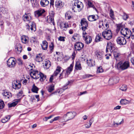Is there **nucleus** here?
<instances>
[{
	"label": "nucleus",
	"instance_id": "f257e3e1",
	"mask_svg": "<svg viewBox=\"0 0 134 134\" xmlns=\"http://www.w3.org/2000/svg\"><path fill=\"white\" fill-rule=\"evenodd\" d=\"M74 3L73 4L72 9L74 12H79L81 11L83 7V4L82 2L78 1Z\"/></svg>",
	"mask_w": 134,
	"mask_h": 134
},
{
	"label": "nucleus",
	"instance_id": "f03ea898",
	"mask_svg": "<svg viewBox=\"0 0 134 134\" xmlns=\"http://www.w3.org/2000/svg\"><path fill=\"white\" fill-rule=\"evenodd\" d=\"M130 66L129 63L127 61L123 62L120 61L117 65V68L119 70H124L127 69Z\"/></svg>",
	"mask_w": 134,
	"mask_h": 134
},
{
	"label": "nucleus",
	"instance_id": "7ed1b4c3",
	"mask_svg": "<svg viewBox=\"0 0 134 134\" xmlns=\"http://www.w3.org/2000/svg\"><path fill=\"white\" fill-rule=\"evenodd\" d=\"M76 113L75 112H68L66 115L63 116V118L66 121H68L73 118L76 115Z\"/></svg>",
	"mask_w": 134,
	"mask_h": 134
},
{
	"label": "nucleus",
	"instance_id": "20e7f679",
	"mask_svg": "<svg viewBox=\"0 0 134 134\" xmlns=\"http://www.w3.org/2000/svg\"><path fill=\"white\" fill-rule=\"evenodd\" d=\"M102 35L104 38L107 40H110L112 37L111 32L110 30H105L102 32Z\"/></svg>",
	"mask_w": 134,
	"mask_h": 134
},
{
	"label": "nucleus",
	"instance_id": "39448f33",
	"mask_svg": "<svg viewBox=\"0 0 134 134\" xmlns=\"http://www.w3.org/2000/svg\"><path fill=\"white\" fill-rule=\"evenodd\" d=\"M131 31L127 28H124L121 29L120 32L121 34L123 35L124 37L126 36L127 38L129 39L130 37V35Z\"/></svg>",
	"mask_w": 134,
	"mask_h": 134
},
{
	"label": "nucleus",
	"instance_id": "423d86ee",
	"mask_svg": "<svg viewBox=\"0 0 134 134\" xmlns=\"http://www.w3.org/2000/svg\"><path fill=\"white\" fill-rule=\"evenodd\" d=\"M8 66L10 68L14 67L16 64V61L15 58L12 57L9 58L7 61Z\"/></svg>",
	"mask_w": 134,
	"mask_h": 134
},
{
	"label": "nucleus",
	"instance_id": "0eeeda50",
	"mask_svg": "<svg viewBox=\"0 0 134 134\" xmlns=\"http://www.w3.org/2000/svg\"><path fill=\"white\" fill-rule=\"evenodd\" d=\"M26 26L27 30L29 31V30L30 28L31 31H35L36 30V26L34 22H30L28 24L26 25Z\"/></svg>",
	"mask_w": 134,
	"mask_h": 134
},
{
	"label": "nucleus",
	"instance_id": "6e6552de",
	"mask_svg": "<svg viewBox=\"0 0 134 134\" xmlns=\"http://www.w3.org/2000/svg\"><path fill=\"white\" fill-rule=\"evenodd\" d=\"M115 48L113 44L110 42H108L106 50V53L108 52L109 50L110 52H112L115 50Z\"/></svg>",
	"mask_w": 134,
	"mask_h": 134
},
{
	"label": "nucleus",
	"instance_id": "1a4fd4ad",
	"mask_svg": "<svg viewBox=\"0 0 134 134\" xmlns=\"http://www.w3.org/2000/svg\"><path fill=\"white\" fill-rule=\"evenodd\" d=\"M116 41L118 44L121 46L125 45L126 43L125 38L121 36L118 37L116 40Z\"/></svg>",
	"mask_w": 134,
	"mask_h": 134
},
{
	"label": "nucleus",
	"instance_id": "9d476101",
	"mask_svg": "<svg viewBox=\"0 0 134 134\" xmlns=\"http://www.w3.org/2000/svg\"><path fill=\"white\" fill-rule=\"evenodd\" d=\"M81 29L82 30H85L87 29L88 26V23L87 21L85 19L83 18L81 20Z\"/></svg>",
	"mask_w": 134,
	"mask_h": 134
},
{
	"label": "nucleus",
	"instance_id": "9b49d317",
	"mask_svg": "<svg viewBox=\"0 0 134 134\" xmlns=\"http://www.w3.org/2000/svg\"><path fill=\"white\" fill-rule=\"evenodd\" d=\"M74 46L76 51H80L83 48L84 44L81 42H77L74 44Z\"/></svg>",
	"mask_w": 134,
	"mask_h": 134
},
{
	"label": "nucleus",
	"instance_id": "f8f14e48",
	"mask_svg": "<svg viewBox=\"0 0 134 134\" xmlns=\"http://www.w3.org/2000/svg\"><path fill=\"white\" fill-rule=\"evenodd\" d=\"M23 18L24 21L25 22H29V23L30 22H31L30 21L31 20L32 18L31 15L30 13H25L23 16Z\"/></svg>",
	"mask_w": 134,
	"mask_h": 134
},
{
	"label": "nucleus",
	"instance_id": "ddd939ff",
	"mask_svg": "<svg viewBox=\"0 0 134 134\" xmlns=\"http://www.w3.org/2000/svg\"><path fill=\"white\" fill-rule=\"evenodd\" d=\"M21 86V83L16 80H14L12 82V87L14 89H18L20 88Z\"/></svg>",
	"mask_w": 134,
	"mask_h": 134
},
{
	"label": "nucleus",
	"instance_id": "4468645a",
	"mask_svg": "<svg viewBox=\"0 0 134 134\" xmlns=\"http://www.w3.org/2000/svg\"><path fill=\"white\" fill-rule=\"evenodd\" d=\"M43 64L44 68L47 69H49L51 65V63L49 60L46 59L43 61Z\"/></svg>",
	"mask_w": 134,
	"mask_h": 134
},
{
	"label": "nucleus",
	"instance_id": "2eb2a0df",
	"mask_svg": "<svg viewBox=\"0 0 134 134\" xmlns=\"http://www.w3.org/2000/svg\"><path fill=\"white\" fill-rule=\"evenodd\" d=\"M60 26L61 29L63 31H66L67 28L69 27L68 23L64 22H61L60 24Z\"/></svg>",
	"mask_w": 134,
	"mask_h": 134
},
{
	"label": "nucleus",
	"instance_id": "dca6fc26",
	"mask_svg": "<svg viewBox=\"0 0 134 134\" xmlns=\"http://www.w3.org/2000/svg\"><path fill=\"white\" fill-rule=\"evenodd\" d=\"M38 72L37 71H33L30 73L31 76L33 79H37L39 78Z\"/></svg>",
	"mask_w": 134,
	"mask_h": 134
},
{
	"label": "nucleus",
	"instance_id": "f3484780",
	"mask_svg": "<svg viewBox=\"0 0 134 134\" xmlns=\"http://www.w3.org/2000/svg\"><path fill=\"white\" fill-rule=\"evenodd\" d=\"M45 12L44 9L38 10L35 12V15L36 17H39L41 16Z\"/></svg>",
	"mask_w": 134,
	"mask_h": 134
},
{
	"label": "nucleus",
	"instance_id": "a211bd4d",
	"mask_svg": "<svg viewBox=\"0 0 134 134\" xmlns=\"http://www.w3.org/2000/svg\"><path fill=\"white\" fill-rule=\"evenodd\" d=\"M88 20L90 21H96L98 19V15H93L89 16L88 17Z\"/></svg>",
	"mask_w": 134,
	"mask_h": 134
},
{
	"label": "nucleus",
	"instance_id": "6ab92c4d",
	"mask_svg": "<svg viewBox=\"0 0 134 134\" xmlns=\"http://www.w3.org/2000/svg\"><path fill=\"white\" fill-rule=\"evenodd\" d=\"M55 5L57 8H62L63 6V4L60 1H57L55 3Z\"/></svg>",
	"mask_w": 134,
	"mask_h": 134
},
{
	"label": "nucleus",
	"instance_id": "aec40b11",
	"mask_svg": "<svg viewBox=\"0 0 134 134\" xmlns=\"http://www.w3.org/2000/svg\"><path fill=\"white\" fill-rule=\"evenodd\" d=\"M20 100L21 99H19L16 100L15 101L10 104L8 103V107L9 108H11L13 107H14L20 101Z\"/></svg>",
	"mask_w": 134,
	"mask_h": 134
},
{
	"label": "nucleus",
	"instance_id": "412c9836",
	"mask_svg": "<svg viewBox=\"0 0 134 134\" xmlns=\"http://www.w3.org/2000/svg\"><path fill=\"white\" fill-rule=\"evenodd\" d=\"M48 44L46 41H43L41 44L42 48L43 50H46L48 48Z\"/></svg>",
	"mask_w": 134,
	"mask_h": 134
},
{
	"label": "nucleus",
	"instance_id": "4be33fe9",
	"mask_svg": "<svg viewBox=\"0 0 134 134\" xmlns=\"http://www.w3.org/2000/svg\"><path fill=\"white\" fill-rule=\"evenodd\" d=\"M113 54L116 60L118 61L119 60L121 54L118 52L115 51L113 52Z\"/></svg>",
	"mask_w": 134,
	"mask_h": 134
},
{
	"label": "nucleus",
	"instance_id": "5701e85b",
	"mask_svg": "<svg viewBox=\"0 0 134 134\" xmlns=\"http://www.w3.org/2000/svg\"><path fill=\"white\" fill-rule=\"evenodd\" d=\"M65 16L66 19L70 20L72 17V12L69 11H68L65 14Z\"/></svg>",
	"mask_w": 134,
	"mask_h": 134
},
{
	"label": "nucleus",
	"instance_id": "b1692460",
	"mask_svg": "<svg viewBox=\"0 0 134 134\" xmlns=\"http://www.w3.org/2000/svg\"><path fill=\"white\" fill-rule=\"evenodd\" d=\"M85 40L86 44H88L92 41V39L91 37L89 35L86 36L84 38Z\"/></svg>",
	"mask_w": 134,
	"mask_h": 134
},
{
	"label": "nucleus",
	"instance_id": "393cba45",
	"mask_svg": "<svg viewBox=\"0 0 134 134\" xmlns=\"http://www.w3.org/2000/svg\"><path fill=\"white\" fill-rule=\"evenodd\" d=\"M49 3V1L47 0H41L40 2V4L43 7H45Z\"/></svg>",
	"mask_w": 134,
	"mask_h": 134
},
{
	"label": "nucleus",
	"instance_id": "a878e982",
	"mask_svg": "<svg viewBox=\"0 0 134 134\" xmlns=\"http://www.w3.org/2000/svg\"><path fill=\"white\" fill-rule=\"evenodd\" d=\"M30 1L31 2L33 7L38 8V7L39 4L37 1L35 0H29L28 1Z\"/></svg>",
	"mask_w": 134,
	"mask_h": 134
},
{
	"label": "nucleus",
	"instance_id": "bb28decb",
	"mask_svg": "<svg viewBox=\"0 0 134 134\" xmlns=\"http://www.w3.org/2000/svg\"><path fill=\"white\" fill-rule=\"evenodd\" d=\"M117 28L116 30V32L118 33L120 29H122L124 27V25L122 24H116Z\"/></svg>",
	"mask_w": 134,
	"mask_h": 134
},
{
	"label": "nucleus",
	"instance_id": "cd10ccee",
	"mask_svg": "<svg viewBox=\"0 0 134 134\" xmlns=\"http://www.w3.org/2000/svg\"><path fill=\"white\" fill-rule=\"evenodd\" d=\"M87 64L90 67L93 66L95 65L94 61L92 59H90L89 60H87Z\"/></svg>",
	"mask_w": 134,
	"mask_h": 134
},
{
	"label": "nucleus",
	"instance_id": "c85d7f7f",
	"mask_svg": "<svg viewBox=\"0 0 134 134\" xmlns=\"http://www.w3.org/2000/svg\"><path fill=\"white\" fill-rule=\"evenodd\" d=\"M131 100H129L126 99H122L120 101V103L121 104L125 105L130 103Z\"/></svg>",
	"mask_w": 134,
	"mask_h": 134
},
{
	"label": "nucleus",
	"instance_id": "c756f323",
	"mask_svg": "<svg viewBox=\"0 0 134 134\" xmlns=\"http://www.w3.org/2000/svg\"><path fill=\"white\" fill-rule=\"evenodd\" d=\"M38 76L40 77V80L41 81H43L46 78V76L41 72H40Z\"/></svg>",
	"mask_w": 134,
	"mask_h": 134
},
{
	"label": "nucleus",
	"instance_id": "7c9ffc66",
	"mask_svg": "<svg viewBox=\"0 0 134 134\" xmlns=\"http://www.w3.org/2000/svg\"><path fill=\"white\" fill-rule=\"evenodd\" d=\"M41 54H39L36 55L35 60L38 62H40L42 61L43 60L42 57L41 56Z\"/></svg>",
	"mask_w": 134,
	"mask_h": 134
},
{
	"label": "nucleus",
	"instance_id": "2f4dec72",
	"mask_svg": "<svg viewBox=\"0 0 134 134\" xmlns=\"http://www.w3.org/2000/svg\"><path fill=\"white\" fill-rule=\"evenodd\" d=\"M73 65L74 64L73 63H72L70 64V66L67 69L66 71V74H69L70 73V72L72 70Z\"/></svg>",
	"mask_w": 134,
	"mask_h": 134
},
{
	"label": "nucleus",
	"instance_id": "473e14b6",
	"mask_svg": "<svg viewBox=\"0 0 134 134\" xmlns=\"http://www.w3.org/2000/svg\"><path fill=\"white\" fill-rule=\"evenodd\" d=\"M47 21L49 23H52L54 24V18L51 17L50 16H47L46 19Z\"/></svg>",
	"mask_w": 134,
	"mask_h": 134
},
{
	"label": "nucleus",
	"instance_id": "72a5a7b5",
	"mask_svg": "<svg viewBox=\"0 0 134 134\" xmlns=\"http://www.w3.org/2000/svg\"><path fill=\"white\" fill-rule=\"evenodd\" d=\"M93 118H92L90 120L88 124H87L85 125V126L86 128H89L90 127L93 121Z\"/></svg>",
	"mask_w": 134,
	"mask_h": 134
},
{
	"label": "nucleus",
	"instance_id": "f704fd0d",
	"mask_svg": "<svg viewBox=\"0 0 134 134\" xmlns=\"http://www.w3.org/2000/svg\"><path fill=\"white\" fill-rule=\"evenodd\" d=\"M38 90V88L35 86L34 84L31 89L32 91L34 93H37Z\"/></svg>",
	"mask_w": 134,
	"mask_h": 134
},
{
	"label": "nucleus",
	"instance_id": "c9c22d12",
	"mask_svg": "<svg viewBox=\"0 0 134 134\" xmlns=\"http://www.w3.org/2000/svg\"><path fill=\"white\" fill-rule=\"evenodd\" d=\"M75 69L76 70H81L82 69L81 64L80 63L78 62L76 63L75 66Z\"/></svg>",
	"mask_w": 134,
	"mask_h": 134
},
{
	"label": "nucleus",
	"instance_id": "e433bc0d",
	"mask_svg": "<svg viewBox=\"0 0 134 134\" xmlns=\"http://www.w3.org/2000/svg\"><path fill=\"white\" fill-rule=\"evenodd\" d=\"M102 53L100 52H97L96 54L98 59H101L103 58Z\"/></svg>",
	"mask_w": 134,
	"mask_h": 134
},
{
	"label": "nucleus",
	"instance_id": "4c0bfd02",
	"mask_svg": "<svg viewBox=\"0 0 134 134\" xmlns=\"http://www.w3.org/2000/svg\"><path fill=\"white\" fill-rule=\"evenodd\" d=\"M101 35L98 34L96 36L95 39V41L96 42H98L100 41H102L103 40V38L100 37Z\"/></svg>",
	"mask_w": 134,
	"mask_h": 134
},
{
	"label": "nucleus",
	"instance_id": "58836bf2",
	"mask_svg": "<svg viewBox=\"0 0 134 134\" xmlns=\"http://www.w3.org/2000/svg\"><path fill=\"white\" fill-rule=\"evenodd\" d=\"M87 4L89 8H92L94 9L96 11H97V9L95 8L93 4L91 2L88 1Z\"/></svg>",
	"mask_w": 134,
	"mask_h": 134
},
{
	"label": "nucleus",
	"instance_id": "ea45409f",
	"mask_svg": "<svg viewBox=\"0 0 134 134\" xmlns=\"http://www.w3.org/2000/svg\"><path fill=\"white\" fill-rule=\"evenodd\" d=\"M28 37L25 36L22 37L21 40L22 42L24 43H26L28 42Z\"/></svg>",
	"mask_w": 134,
	"mask_h": 134
},
{
	"label": "nucleus",
	"instance_id": "a19ab883",
	"mask_svg": "<svg viewBox=\"0 0 134 134\" xmlns=\"http://www.w3.org/2000/svg\"><path fill=\"white\" fill-rule=\"evenodd\" d=\"M10 118V116H6L4 118L2 119V121L3 123H5L9 120Z\"/></svg>",
	"mask_w": 134,
	"mask_h": 134
},
{
	"label": "nucleus",
	"instance_id": "79ce46f5",
	"mask_svg": "<svg viewBox=\"0 0 134 134\" xmlns=\"http://www.w3.org/2000/svg\"><path fill=\"white\" fill-rule=\"evenodd\" d=\"M80 37V36L79 34L77 33H75L74 34V35L72 37V38L74 40L77 41L79 39Z\"/></svg>",
	"mask_w": 134,
	"mask_h": 134
},
{
	"label": "nucleus",
	"instance_id": "37998d69",
	"mask_svg": "<svg viewBox=\"0 0 134 134\" xmlns=\"http://www.w3.org/2000/svg\"><path fill=\"white\" fill-rule=\"evenodd\" d=\"M61 68L60 66H58L55 71L54 72L55 76H57L60 71Z\"/></svg>",
	"mask_w": 134,
	"mask_h": 134
},
{
	"label": "nucleus",
	"instance_id": "c03bdc74",
	"mask_svg": "<svg viewBox=\"0 0 134 134\" xmlns=\"http://www.w3.org/2000/svg\"><path fill=\"white\" fill-rule=\"evenodd\" d=\"M61 68L60 66H58L55 71L54 72L55 76H57L60 71Z\"/></svg>",
	"mask_w": 134,
	"mask_h": 134
},
{
	"label": "nucleus",
	"instance_id": "a18cd8bd",
	"mask_svg": "<svg viewBox=\"0 0 134 134\" xmlns=\"http://www.w3.org/2000/svg\"><path fill=\"white\" fill-rule=\"evenodd\" d=\"M54 45L53 43H52L49 46V48L50 49L49 53H51L53 51L54 48Z\"/></svg>",
	"mask_w": 134,
	"mask_h": 134
},
{
	"label": "nucleus",
	"instance_id": "49530a36",
	"mask_svg": "<svg viewBox=\"0 0 134 134\" xmlns=\"http://www.w3.org/2000/svg\"><path fill=\"white\" fill-rule=\"evenodd\" d=\"M5 106V104L3 101L2 99H0V109L3 108Z\"/></svg>",
	"mask_w": 134,
	"mask_h": 134
},
{
	"label": "nucleus",
	"instance_id": "de8ad7c7",
	"mask_svg": "<svg viewBox=\"0 0 134 134\" xmlns=\"http://www.w3.org/2000/svg\"><path fill=\"white\" fill-rule=\"evenodd\" d=\"M129 16L127 14L123 12V14L122 16V18L123 19L125 20H126L129 18Z\"/></svg>",
	"mask_w": 134,
	"mask_h": 134
},
{
	"label": "nucleus",
	"instance_id": "09e8293b",
	"mask_svg": "<svg viewBox=\"0 0 134 134\" xmlns=\"http://www.w3.org/2000/svg\"><path fill=\"white\" fill-rule=\"evenodd\" d=\"M127 87L126 85H122L120 88V90L123 91H125L127 90Z\"/></svg>",
	"mask_w": 134,
	"mask_h": 134
},
{
	"label": "nucleus",
	"instance_id": "8fccbe9b",
	"mask_svg": "<svg viewBox=\"0 0 134 134\" xmlns=\"http://www.w3.org/2000/svg\"><path fill=\"white\" fill-rule=\"evenodd\" d=\"M54 86L53 85L50 86L48 88V91L49 92H51L54 90Z\"/></svg>",
	"mask_w": 134,
	"mask_h": 134
},
{
	"label": "nucleus",
	"instance_id": "3c124183",
	"mask_svg": "<svg viewBox=\"0 0 134 134\" xmlns=\"http://www.w3.org/2000/svg\"><path fill=\"white\" fill-rule=\"evenodd\" d=\"M16 48L17 49V53L18 54H19L22 51V47L20 46H19L18 47H17Z\"/></svg>",
	"mask_w": 134,
	"mask_h": 134
},
{
	"label": "nucleus",
	"instance_id": "603ef678",
	"mask_svg": "<svg viewBox=\"0 0 134 134\" xmlns=\"http://www.w3.org/2000/svg\"><path fill=\"white\" fill-rule=\"evenodd\" d=\"M0 11L1 12L0 14H4L6 12L5 9L3 7L1 8Z\"/></svg>",
	"mask_w": 134,
	"mask_h": 134
},
{
	"label": "nucleus",
	"instance_id": "864d4df0",
	"mask_svg": "<svg viewBox=\"0 0 134 134\" xmlns=\"http://www.w3.org/2000/svg\"><path fill=\"white\" fill-rule=\"evenodd\" d=\"M110 16L112 19H113L114 18V12L112 9H111L110 11Z\"/></svg>",
	"mask_w": 134,
	"mask_h": 134
},
{
	"label": "nucleus",
	"instance_id": "5fc2aeb1",
	"mask_svg": "<svg viewBox=\"0 0 134 134\" xmlns=\"http://www.w3.org/2000/svg\"><path fill=\"white\" fill-rule=\"evenodd\" d=\"M49 15L51 17L54 18V15L55 14V13L53 11H50L49 12Z\"/></svg>",
	"mask_w": 134,
	"mask_h": 134
},
{
	"label": "nucleus",
	"instance_id": "6e6d98bb",
	"mask_svg": "<svg viewBox=\"0 0 134 134\" xmlns=\"http://www.w3.org/2000/svg\"><path fill=\"white\" fill-rule=\"evenodd\" d=\"M53 116V115H52L48 117H45L44 119H43V120L45 121H47L48 119L51 118Z\"/></svg>",
	"mask_w": 134,
	"mask_h": 134
},
{
	"label": "nucleus",
	"instance_id": "4d7b16f0",
	"mask_svg": "<svg viewBox=\"0 0 134 134\" xmlns=\"http://www.w3.org/2000/svg\"><path fill=\"white\" fill-rule=\"evenodd\" d=\"M103 71V69H102L101 67H99L98 68L97 70V72L98 73H100L102 72Z\"/></svg>",
	"mask_w": 134,
	"mask_h": 134
},
{
	"label": "nucleus",
	"instance_id": "13d9d810",
	"mask_svg": "<svg viewBox=\"0 0 134 134\" xmlns=\"http://www.w3.org/2000/svg\"><path fill=\"white\" fill-rule=\"evenodd\" d=\"M65 38L64 37L60 36L58 38V40L60 41H65L64 39Z\"/></svg>",
	"mask_w": 134,
	"mask_h": 134
},
{
	"label": "nucleus",
	"instance_id": "bf43d9fd",
	"mask_svg": "<svg viewBox=\"0 0 134 134\" xmlns=\"http://www.w3.org/2000/svg\"><path fill=\"white\" fill-rule=\"evenodd\" d=\"M17 61V63L19 65H21L22 64V61L21 59L20 58L18 59Z\"/></svg>",
	"mask_w": 134,
	"mask_h": 134
},
{
	"label": "nucleus",
	"instance_id": "052dcab7",
	"mask_svg": "<svg viewBox=\"0 0 134 134\" xmlns=\"http://www.w3.org/2000/svg\"><path fill=\"white\" fill-rule=\"evenodd\" d=\"M70 83V82L68 81V83L66 85H64L63 87V89L65 90L68 88L67 86Z\"/></svg>",
	"mask_w": 134,
	"mask_h": 134
},
{
	"label": "nucleus",
	"instance_id": "680f3d73",
	"mask_svg": "<svg viewBox=\"0 0 134 134\" xmlns=\"http://www.w3.org/2000/svg\"><path fill=\"white\" fill-rule=\"evenodd\" d=\"M9 92L7 91H4V92L2 93V94L3 96L6 97L7 95H8L7 94H8Z\"/></svg>",
	"mask_w": 134,
	"mask_h": 134
},
{
	"label": "nucleus",
	"instance_id": "e2e57ef3",
	"mask_svg": "<svg viewBox=\"0 0 134 134\" xmlns=\"http://www.w3.org/2000/svg\"><path fill=\"white\" fill-rule=\"evenodd\" d=\"M7 95H7L6 97H7L8 98H10L12 96V94L10 92H9L8 94Z\"/></svg>",
	"mask_w": 134,
	"mask_h": 134
},
{
	"label": "nucleus",
	"instance_id": "0e129e2a",
	"mask_svg": "<svg viewBox=\"0 0 134 134\" xmlns=\"http://www.w3.org/2000/svg\"><path fill=\"white\" fill-rule=\"evenodd\" d=\"M105 30H107V29L109 28V27L108 23L107 22L106 24L105 25Z\"/></svg>",
	"mask_w": 134,
	"mask_h": 134
},
{
	"label": "nucleus",
	"instance_id": "69168bd1",
	"mask_svg": "<svg viewBox=\"0 0 134 134\" xmlns=\"http://www.w3.org/2000/svg\"><path fill=\"white\" fill-rule=\"evenodd\" d=\"M23 92L21 91L19 92L17 94V96L18 98H19V97L21 96Z\"/></svg>",
	"mask_w": 134,
	"mask_h": 134
},
{
	"label": "nucleus",
	"instance_id": "338daca9",
	"mask_svg": "<svg viewBox=\"0 0 134 134\" xmlns=\"http://www.w3.org/2000/svg\"><path fill=\"white\" fill-rule=\"evenodd\" d=\"M108 22H107V21L106 20H105L104 21H102V26H104L106 24V23H107Z\"/></svg>",
	"mask_w": 134,
	"mask_h": 134
},
{
	"label": "nucleus",
	"instance_id": "774afa93",
	"mask_svg": "<svg viewBox=\"0 0 134 134\" xmlns=\"http://www.w3.org/2000/svg\"><path fill=\"white\" fill-rule=\"evenodd\" d=\"M132 5L131 7L133 10L134 11V2L133 1H132Z\"/></svg>",
	"mask_w": 134,
	"mask_h": 134
}]
</instances>
